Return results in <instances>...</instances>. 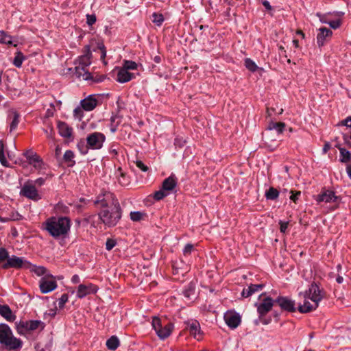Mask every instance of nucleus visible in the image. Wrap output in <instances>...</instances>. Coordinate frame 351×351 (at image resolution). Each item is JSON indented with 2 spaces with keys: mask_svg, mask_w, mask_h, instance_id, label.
Instances as JSON below:
<instances>
[{
  "mask_svg": "<svg viewBox=\"0 0 351 351\" xmlns=\"http://www.w3.org/2000/svg\"><path fill=\"white\" fill-rule=\"evenodd\" d=\"M43 229L55 239L69 238L71 221L66 216H51L43 223Z\"/></svg>",
  "mask_w": 351,
  "mask_h": 351,
  "instance_id": "nucleus-1",
  "label": "nucleus"
},
{
  "mask_svg": "<svg viewBox=\"0 0 351 351\" xmlns=\"http://www.w3.org/2000/svg\"><path fill=\"white\" fill-rule=\"evenodd\" d=\"M122 209L119 201H115L109 207L102 209L99 213V218L107 227H114L122 217Z\"/></svg>",
  "mask_w": 351,
  "mask_h": 351,
  "instance_id": "nucleus-2",
  "label": "nucleus"
},
{
  "mask_svg": "<svg viewBox=\"0 0 351 351\" xmlns=\"http://www.w3.org/2000/svg\"><path fill=\"white\" fill-rule=\"evenodd\" d=\"M0 343L5 345L10 350L21 348L22 341L14 337L10 326L6 324H0Z\"/></svg>",
  "mask_w": 351,
  "mask_h": 351,
  "instance_id": "nucleus-3",
  "label": "nucleus"
},
{
  "mask_svg": "<svg viewBox=\"0 0 351 351\" xmlns=\"http://www.w3.org/2000/svg\"><path fill=\"white\" fill-rule=\"evenodd\" d=\"M152 326L158 338L162 340L169 337L174 328L173 323L156 316L152 317Z\"/></svg>",
  "mask_w": 351,
  "mask_h": 351,
  "instance_id": "nucleus-4",
  "label": "nucleus"
},
{
  "mask_svg": "<svg viewBox=\"0 0 351 351\" xmlns=\"http://www.w3.org/2000/svg\"><path fill=\"white\" fill-rule=\"evenodd\" d=\"M1 268L3 269H8L10 268L15 269H31L32 263L24 257H19L15 255H12L10 258L8 259V261L4 262L1 265Z\"/></svg>",
  "mask_w": 351,
  "mask_h": 351,
  "instance_id": "nucleus-5",
  "label": "nucleus"
},
{
  "mask_svg": "<svg viewBox=\"0 0 351 351\" xmlns=\"http://www.w3.org/2000/svg\"><path fill=\"white\" fill-rule=\"evenodd\" d=\"M45 326V323L40 320H20L19 322H16V329L20 335H24L27 332L35 330L40 326L41 330H43Z\"/></svg>",
  "mask_w": 351,
  "mask_h": 351,
  "instance_id": "nucleus-6",
  "label": "nucleus"
},
{
  "mask_svg": "<svg viewBox=\"0 0 351 351\" xmlns=\"http://www.w3.org/2000/svg\"><path fill=\"white\" fill-rule=\"evenodd\" d=\"M323 290L321 289L317 282H313L309 285L303 295L305 299H310L315 303V307H318V303L323 299Z\"/></svg>",
  "mask_w": 351,
  "mask_h": 351,
  "instance_id": "nucleus-7",
  "label": "nucleus"
},
{
  "mask_svg": "<svg viewBox=\"0 0 351 351\" xmlns=\"http://www.w3.org/2000/svg\"><path fill=\"white\" fill-rule=\"evenodd\" d=\"M314 199L319 204L325 203H337L341 200L339 196L336 195L335 192L328 188L323 187L319 194L314 197Z\"/></svg>",
  "mask_w": 351,
  "mask_h": 351,
  "instance_id": "nucleus-8",
  "label": "nucleus"
},
{
  "mask_svg": "<svg viewBox=\"0 0 351 351\" xmlns=\"http://www.w3.org/2000/svg\"><path fill=\"white\" fill-rule=\"evenodd\" d=\"M276 304V300L270 296L264 297L261 302H256L254 306L258 314V318L265 317L269 312L272 310L273 306Z\"/></svg>",
  "mask_w": 351,
  "mask_h": 351,
  "instance_id": "nucleus-9",
  "label": "nucleus"
},
{
  "mask_svg": "<svg viewBox=\"0 0 351 351\" xmlns=\"http://www.w3.org/2000/svg\"><path fill=\"white\" fill-rule=\"evenodd\" d=\"M115 201L119 200L112 193L107 191H102L101 193L96 197V199L94 200V204L95 206H99L104 209L109 207L113 204V203H115Z\"/></svg>",
  "mask_w": 351,
  "mask_h": 351,
  "instance_id": "nucleus-10",
  "label": "nucleus"
},
{
  "mask_svg": "<svg viewBox=\"0 0 351 351\" xmlns=\"http://www.w3.org/2000/svg\"><path fill=\"white\" fill-rule=\"evenodd\" d=\"M91 56L90 47L89 45H86L84 47V54L79 57L80 66L75 67V74L78 77L81 76L82 71H84V69L90 64Z\"/></svg>",
  "mask_w": 351,
  "mask_h": 351,
  "instance_id": "nucleus-11",
  "label": "nucleus"
},
{
  "mask_svg": "<svg viewBox=\"0 0 351 351\" xmlns=\"http://www.w3.org/2000/svg\"><path fill=\"white\" fill-rule=\"evenodd\" d=\"M106 141V136L99 132H95L88 134L86 137L88 146L90 149H100Z\"/></svg>",
  "mask_w": 351,
  "mask_h": 351,
  "instance_id": "nucleus-12",
  "label": "nucleus"
},
{
  "mask_svg": "<svg viewBox=\"0 0 351 351\" xmlns=\"http://www.w3.org/2000/svg\"><path fill=\"white\" fill-rule=\"evenodd\" d=\"M276 304L278 305L281 311L294 313L296 311L295 302L287 296H278L276 299Z\"/></svg>",
  "mask_w": 351,
  "mask_h": 351,
  "instance_id": "nucleus-13",
  "label": "nucleus"
},
{
  "mask_svg": "<svg viewBox=\"0 0 351 351\" xmlns=\"http://www.w3.org/2000/svg\"><path fill=\"white\" fill-rule=\"evenodd\" d=\"M99 288L93 283L80 284L77 290V298L82 299L90 294H95L97 292Z\"/></svg>",
  "mask_w": 351,
  "mask_h": 351,
  "instance_id": "nucleus-14",
  "label": "nucleus"
},
{
  "mask_svg": "<svg viewBox=\"0 0 351 351\" xmlns=\"http://www.w3.org/2000/svg\"><path fill=\"white\" fill-rule=\"evenodd\" d=\"M21 193L24 197L34 201H38L41 199V195L38 193L36 186L28 183L23 185Z\"/></svg>",
  "mask_w": 351,
  "mask_h": 351,
  "instance_id": "nucleus-15",
  "label": "nucleus"
},
{
  "mask_svg": "<svg viewBox=\"0 0 351 351\" xmlns=\"http://www.w3.org/2000/svg\"><path fill=\"white\" fill-rule=\"evenodd\" d=\"M224 320L230 328L235 329L240 325L241 317L240 315L235 311H228L224 315Z\"/></svg>",
  "mask_w": 351,
  "mask_h": 351,
  "instance_id": "nucleus-16",
  "label": "nucleus"
},
{
  "mask_svg": "<svg viewBox=\"0 0 351 351\" xmlns=\"http://www.w3.org/2000/svg\"><path fill=\"white\" fill-rule=\"evenodd\" d=\"M57 282L54 280H49L46 277H43L40 280V289L43 293H47L55 290L57 288Z\"/></svg>",
  "mask_w": 351,
  "mask_h": 351,
  "instance_id": "nucleus-17",
  "label": "nucleus"
},
{
  "mask_svg": "<svg viewBox=\"0 0 351 351\" xmlns=\"http://www.w3.org/2000/svg\"><path fill=\"white\" fill-rule=\"evenodd\" d=\"M118 70L116 80L119 83H126L135 78V75L123 67H116Z\"/></svg>",
  "mask_w": 351,
  "mask_h": 351,
  "instance_id": "nucleus-18",
  "label": "nucleus"
},
{
  "mask_svg": "<svg viewBox=\"0 0 351 351\" xmlns=\"http://www.w3.org/2000/svg\"><path fill=\"white\" fill-rule=\"evenodd\" d=\"M97 104L98 100L94 95H88L80 101V105L82 109L86 111H91L94 110Z\"/></svg>",
  "mask_w": 351,
  "mask_h": 351,
  "instance_id": "nucleus-19",
  "label": "nucleus"
},
{
  "mask_svg": "<svg viewBox=\"0 0 351 351\" xmlns=\"http://www.w3.org/2000/svg\"><path fill=\"white\" fill-rule=\"evenodd\" d=\"M57 128L59 134L65 138H73V128L69 126L66 122L58 121Z\"/></svg>",
  "mask_w": 351,
  "mask_h": 351,
  "instance_id": "nucleus-20",
  "label": "nucleus"
},
{
  "mask_svg": "<svg viewBox=\"0 0 351 351\" xmlns=\"http://www.w3.org/2000/svg\"><path fill=\"white\" fill-rule=\"evenodd\" d=\"M319 32L317 35V43L319 47L324 46L327 38L331 37L332 32L330 29L322 27L319 29Z\"/></svg>",
  "mask_w": 351,
  "mask_h": 351,
  "instance_id": "nucleus-21",
  "label": "nucleus"
},
{
  "mask_svg": "<svg viewBox=\"0 0 351 351\" xmlns=\"http://www.w3.org/2000/svg\"><path fill=\"white\" fill-rule=\"evenodd\" d=\"M186 324V329L188 330L190 334L195 338L197 335L200 334L201 328L199 322L196 319L189 320L184 323Z\"/></svg>",
  "mask_w": 351,
  "mask_h": 351,
  "instance_id": "nucleus-22",
  "label": "nucleus"
},
{
  "mask_svg": "<svg viewBox=\"0 0 351 351\" xmlns=\"http://www.w3.org/2000/svg\"><path fill=\"white\" fill-rule=\"evenodd\" d=\"M123 116L120 114V110L118 109L116 113L112 112L110 119V129L112 133H115L117 130L118 126L121 124Z\"/></svg>",
  "mask_w": 351,
  "mask_h": 351,
  "instance_id": "nucleus-23",
  "label": "nucleus"
},
{
  "mask_svg": "<svg viewBox=\"0 0 351 351\" xmlns=\"http://www.w3.org/2000/svg\"><path fill=\"white\" fill-rule=\"evenodd\" d=\"M0 315L10 322H14L16 317L8 304H0Z\"/></svg>",
  "mask_w": 351,
  "mask_h": 351,
  "instance_id": "nucleus-24",
  "label": "nucleus"
},
{
  "mask_svg": "<svg viewBox=\"0 0 351 351\" xmlns=\"http://www.w3.org/2000/svg\"><path fill=\"white\" fill-rule=\"evenodd\" d=\"M177 185V178L174 175H171L165 179L162 184V188L167 192L173 191Z\"/></svg>",
  "mask_w": 351,
  "mask_h": 351,
  "instance_id": "nucleus-25",
  "label": "nucleus"
},
{
  "mask_svg": "<svg viewBox=\"0 0 351 351\" xmlns=\"http://www.w3.org/2000/svg\"><path fill=\"white\" fill-rule=\"evenodd\" d=\"M8 118L11 119V122L10 123V132H12L15 130L18 126L20 114L16 110H13L9 114Z\"/></svg>",
  "mask_w": 351,
  "mask_h": 351,
  "instance_id": "nucleus-26",
  "label": "nucleus"
},
{
  "mask_svg": "<svg viewBox=\"0 0 351 351\" xmlns=\"http://www.w3.org/2000/svg\"><path fill=\"white\" fill-rule=\"evenodd\" d=\"M74 158V152L71 150H66L63 156V161L66 164L67 167H73L75 165Z\"/></svg>",
  "mask_w": 351,
  "mask_h": 351,
  "instance_id": "nucleus-27",
  "label": "nucleus"
},
{
  "mask_svg": "<svg viewBox=\"0 0 351 351\" xmlns=\"http://www.w3.org/2000/svg\"><path fill=\"white\" fill-rule=\"evenodd\" d=\"M24 156L26 157L30 165H33L36 167V163L41 162V159L38 155L34 153L32 150H27L24 153Z\"/></svg>",
  "mask_w": 351,
  "mask_h": 351,
  "instance_id": "nucleus-28",
  "label": "nucleus"
},
{
  "mask_svg": "<svg viewBox=\"0 0 351 351\" xmlns=\"http://www.w3.org/2000/svg\"><path fill=\"white\" fill-rule=\"evenodd\" d=\"M195 284L193 282H190L186 286H184L182 293L184 296L190 300L191 296L195 294Z\"/></svg>",
  "mask_w": 351,
  "mask_h": 351,
  "instance_id": "nucleus-29",
  "label": "nucleus"
},
{
  "mask_svg": "<svg viewBox=\"0 0 351 351\" xmlns=\"http://www.w3.org/2000/svg\"><path fill=\"white\" fill-rule=\"evenodd\" d=\"M317 307H315V304L313 305L305 299L304 304L302 305H299L298 307V310L301 313H307L311 312L312 311L316 309Z\"/></svg>",
  "mask_w": 351,
  "mask_h": 351,
  "instance_id": "nucleus-30",
  "label": "nucleus"
},
{
  "mask_svg": "<svg viewBox=\"0 0 351 351\" xmlns=\"http://www.w3.org/2000/svg\"><path fill=\"white\" fill-rule=\"evenodd\" d=\"M286 124L284 122H274L270 121L268 124L267 129L269 130H275L278 134H282Z\"/></svg>",
  "mask_w": 351,
  "mask_h": 351,
  "instance_id": "nucleus-31",
  "label": "nucleus"
},
{
  "mask_svg": "<svg viewBox=\"0 0 351 351\" xmlns=\"http://www.w3.org/2000/svg\"><path fill=\"white\" fill-rule=\"evenodd\" d=\"M106 345L109 350H115L120 346V341L117 336L113 335L106 341Z\"/></svg>",
  "mask_w": 351,
  "mask_h": 351,
  "instance_id": "nucleus-32",
  "label": "nucleus"
},
{
  "mask_svg": "<svg viewBox=\"0 0 351 351\" xmlns=\"http://www.w3.org/2000/svg\"><path fill=\"white\" fill-rule=\"evenodd\" d=\"M340 152L339 161L342 163H347L351 160V153L344 147H339Z\"/></svg>",
  "mask_w": 351,
  "mask_h": 351,
  "instance_id": "nucleus-33",
  "label": "nucleus"
},
{
  "mask_svg": "<svg viewBox=\"0 0 351 351\" xmlns=\"http://www.w3.org/2000/svg\"><path fill=\"white\" fill-rule=\"evenodd\" d=\"M279 191L274 187H269L265 191V196L267 200H276L279 197Z\"/></svg>",
  "mask_w": 351,
  "mask_h": 351,
  "instance_id": "nucleus-34",
  "label": "nucleus"
},
{
  "mask_svg": "<svg viewBox=\"0 0 351 351\" xmlns=\"http://www.w3.org/2000/svg\"><path fill=\"white\" fill-rule=\"evenodd\" d=\"M118 178V182L122 186H127L129 183V179L126 176V175L122 171L121 167H119L117 169V173Z\"/></svg>",
  "mask_w": 351,
  "mask_h": 351,
  "instance_id": "nucleus-35",
  "label": "nucleus"
},
{
  "mask_svg": "<svg viewBox=\"0 0 351 351\" xmlns=\"http://www.w3.org/2000/svg\"><path fill=\"white\" fill-rule=\"evenodd\" d=\"M77 147L82 155H86L88 153V150L90 149L89 146H88L87 142L86 143L83 138L80 139V141L77 143Z\"/></svg>",
  "mask_w": 351,
  "mask_h": 351,
  "instance_id": "nucleus-36",
  "label": "nucleus"
},
{
  "mask_svg": "<svg viewBox=\"0 0 351 351\" xmlns=\"http://www.w3.org/2000/svg\"><path fill=\"white\" fill-rule=\"evenodd\" d=\"M25 60V57L24 54L21 51H18L16 53L15 57L14 58L13 64L17 68H21Z\"/></svg>",
  "mask_w": 351,
  "mask_h": 351,
  "instance_id": "nucleus-37",
  "label": "nucleus"
},
{
  "mask_svg": "<svg viewBox=\"0 0 351 351\" xmlns=\"http://www.w3.org/2000/svg\"><path fill=\"white\" fill-rule=\"evenodd\" d=\"M22 219V216L17 212L12 210L10 214L9 217L3 219H1V222L5 223L10 221H18Z\"/></svg>",
  "mask_w": 351,
  "mask_h": 351,
  "instance_id": "nucleus-38",
  "label": "nucleus"
},
{
  "mask_svg": "<svg viewBox=\"0 0 351 351\" xmlns=\"http://www.w3.org/2000/svg\"><path fill=\"white\" fill-rule=\"evenodd\" d=\"M245 66L251 72L254 73L259 67L256 65V64L250 58H245L244 60Z\"/></svg>",
  "mask_w": 351,
  "mask_h": 351,
  "instance_id": "nucleus-39",
  "label": "nucleus"
},
{
  "mask_svg": "<svg viewBox=\"0 0 351 351\" xmlns=\"http://www.w3.org/2000/svg\"><path fill=\"white\" fill-rule=\"evenodd\" d=\"M152 21L157 26H161L165 21L164 16L161 13L154 12L152 15Z\"/></svg>",
  "mask_w": 351,
  "mask_h": 351,
  "instance_id": "nucleus-40",
  "label": "nucleus"
},
{
  "mask_svg": "<svg viewBox=\"0 0 351 351\" xmlns=\"http://www.w3.org/2000/svg\"><path fill=\"white\" fill-rule=\"evenodd\" d=\"M32 271H34L37 276H49L47 274V269L43 266H36L35 265L32 264Z\"/></svg>",
  "mask_w": 351,
  "mask_h": 351,
  "instance_id": "nucleus-41",
  "label": "nucleus"
},
{
  "mask_svg": "<svg viewBox=\"0 0 351 351\" xmlns=\"http://www.w3.org/2000/svg\"><path fill=\"white\" fill-rule=\"evenodd\" d=\"M256 293L253 284H250L247 288H244L241 292L243 298H249Z\"/></svg>",
  "mask_w": 351,
  "mask_h": 351,
  "instance_id": "nucleus-42",
  "label": "nucleus"
},
{
  "mask_svg": "<svg viewBox=\"0 0 351 351\" xmlns=\"http://www.w3.org/2000/svg\"><path fill=\"white\" fill-rule=\"evenodd\" d=\"M12 37L10 35H8L5 32L3 31V34H2V36H1V41L0 43L5 44L8 45H14V47L16 46V45L13 44Z\"/></svg>",
  "mask_w": 351,
  "mask_h": 351,
  "instance_id": "nucleus-43",
  "label": "nucleus"
},
{
  "mask_svg": "<svg viewBox=\"0 0 351 351\" xmlns=\"http://www.w3.org/2000/svg\"><path fill=\"white\" fill-rule=\"evenodd\" d=\"M122 67L129 71L130 70H136L138 69V64L132 60H124Z\"/></svg>",
  "mask_w": 351,
  "mask_h": 351,
  "instance_id": "nucleus-44",
  "label": "nucleus"
},
{
  "mask_svg": "<svg viewBox=\"0 0 351 351\" xmlns=\"http://www.w3.org/2000/svg\"><path fill=\"white\" fill-rule=\"evenodd\" d=\"M187 141L186 138H184L182 136H176L174 139V145L176 148L181 149L184 147V146L186 145Z\"/></svg>",
  "mask_w": 351,
  "mask_h": 351,
  "instance_id": "nucleus-45",
  "label": "nucleus"
},
{
  "mask_svg": "<svg viewBox=\"0 0 351 351\" xmlns=\"http://www.w3.org/2000/svg\"><path fill=\"white\" fill-rule=\"evenodd\" d=\"M169 193L167 192L162 187L159 191H157L154 194V198L156 201H159L167 197Z\"/></svg>",
  "mask_w": 351,
  "mask_h": 351,
  "instance_id": "nucleus-46",
  "label": "nucleus"
},
{
  "mask_svg": "<svg viewBox=\"0 0 351 351\" xmlns=\"http://www.w3.org/2000/svg\"><path fill=\"white\" fill-rule=\"evenodd\" d=\"M130 219L133 221H140L145 214L140 211H132L130 214Z\"/></svg>",
  "mask_w": 351,
  "mask_h": 351,
  "instance_id": "nucleus-47",
  "label": "nucleus"
},
{
  "mask_svg": "<svg viewBox=\"0 0 351 351\" xmlns=\"http://www.w3.org/2000/svg\"><path fill=\"white\" fill-rule=\"evenodd\" d=\"M322 23L328 24L330 27L334 29L339 28L341 24V21L340 19L333 20V21H322Z\"/></svg>",
  "mask_w": 351,
  "mask_h": 351,
  "instance_id": "nucleus-48",
  "label": "nucleus"
},
{
  "mask_svg": "<svg viewBox=\"0 0 351 351\" xmlns=\"http://www.w3.org/2000/svg\"><path fill=\"white\" fill-rule=\"evenodd\" d=\"M10 256H9V252L5 247H0V263L3 261H8Z\"/></svg>",
  "mask_w": 351,
  "mask_h": 351,
  "instance_id": "nucleus-49",
  "label": "nucleus"
},
{
  "mask_svg": "<svg viewBox=\"0 0 351 351\" xmlns=\"http://www.w3.org/2000/svg\"><path fill=\"white\" fill-rule=\"evenodd\" d=\"M82 106H77L73 110V116L75 119L81 120L84 116V112Z\"/></svg>",
  "mask_w": 351,
  "mask_h": 351,
  "instance_id": "nucleus-50",
  "label": "nucleus"
},
{
  "mask_svg": "<svg viewBox=\"0 0 351 351\" xmlns=\"http://www.w3.org/2000/svg\"><path fill=\"white\" fill-rule=\"evenodd\" d=\"M97 49L101 51V59L104 60L106 56V49L103 42H98Z\"/></svg>",
  "mask_w": 351,
  "mask_h": 351,
  "instance_id": "nucleus-51",
  "label": "nucleus"
},
{
  "mask_svg": "<svg viewBox=\"0 0 351 351\" xmlns=\"http://www.w3.org/2000/svg\"><path fill=\"white\" fill-rule=\"evenodd\" d=\"M69 295L67 293H64L62 295L60 298L58 300V306L60 308H63L64 307L65 304L68 302Z\"/></svg>",
  "mask_w": 351,
  "mask_h": 351,
  "instance_id": "nucleus-52",
  "label": "nucleus"
},
{
  "mask_svg": "<svg viewBox=\"0 0 351 351\" xmlns=\"http://www.w3.org/2000/svg\"><path fill=\"white\" fill-rule=\"evenodd\" d=\"M117 245L115 239L108 238L106 242V249L110 251Z\"/></svg>",
  "mask_w": 351,
  "mask_h": 351,
  "instance_id": "nucleus-53",
  "label": "nucleus"
},
{
  "mask_svg": "<svg viewBox=\"0 0 351 351\" xmlns=\"http://www.w3.org/2000/svg\"><path fill=\"white\" fill-rule=\"evenodd\" d=\"M97 21V17L95 14H86V23L88 26L93 25Z\"/></svg>",
  "mask_w": 351,
  "mask_h": 351,
  "instance_id": "nucleus-54",
  "label": "nucleus"
},
{
  "mask_svg": "<svg viewBox=\"0 0 351 351\" xmlns=\"http://www.w3.org/2000/svg\"><path fill=\"white\" fill-rule=\"evenodd\" d=\"M193 248H194V246H193V244H191V243H187V244L184 246V249H183V254H184V256H188V255L191 254V252L193 251Z\"/></svg>",
  "mask_w": 351,
  "mask_h": 351,
  "instance_id": "nucleus-55",
  "label": "nucleus"
},
{
  "mask_svg": "<svg viewBox=\"0 0 351 351\" xmlns=\"http://www.w3.org/2000/svg\"><path fill=\"white\" fill-rule=\"evenodd\" d=\"M278 223L280 225V232L285 233L288 228L289 222V221H283L282 220H280Z\"/></svg>",
  "mask_w": 351,
  "mask_h": 351,
  "instance_id": "nucleus-56",
  "label": "nucleus"
},
{
  "mask_svg": "<svg viewBox=\"0 0 351 351\" xmlns=\"http://www.w3.org/2000/svg\"><path fill=\"white\" fill-rule=\"evenodd\" d=\"M136 165L143 172H146L149 170V167L145 165L141 160H136Z\"/></svg>",
  "mask_w": 351,
  "mask_h": 351,
  "instance_id": "nucleus-57",
  "label": "nucleus"
},
{
  "mask_svg": "<svg viewBox=\"0 0 351 351\" xmlns=\"http://www.w3.org/2000/svg\"><path fill=\"white\" fill-rule=\"evenodd\" d=\"M84 80H91L93 82L94 76L88 71H82V75Z\"/></svg>",
  "mask_w": 351,
  "mask_h": 351,
  "instance_id": "nucleus-58",
  "label": "nucleus"
},
{
  "mask_svg": "<svg viewBox=\"0 0 351 351\" xmlns=\"http://www.w3.org/2000/svg\"><path fill=\"white\" fill-rule=\"evenodd\" d=\"M291 195L290 196V199L292 200L293 202L296 203L297 200L299 198V196L301 195L300 191H296L293 192V191H291Z\"/></svg>",
  "mask_w": 351,
  "mask_h": 351,
  "instance_id": "nucleus-59",
  "label": "nucleus"
},
{
  "mask_svg": "<svg viewBox=\"0 0 351 351\" xmlns=\"http://www.w3.org/2000/svg\"><path fill=\"white\" fill-rule=\"evenodd\" d=\"M343 139L344 141V143L349 147L351 148V135L349 136L346 134H343Z\"/></svg>",
  "mask_w": 351,
  "mask_h": 351,
  "instance_id": "nucleus-60",
  "label": "nucleus"
},
{
  "mask_svg": "<svg viewBox=\"0 0 351 351\" xmlns=\"http://www.w3.org/2000/svg\"><path fill=\"white\" fill-rule=\"evenodd\" d=\"M0 162L1 164L5 167H9V163L6 160L5 153L4 154H0Z\"/></svg>",
  "mask_w": 351,
  "mask_h": 351,
  "instance_id": "nucleus-61",
  "label": "nucleus"
},
{
  "mask_svg": "<svg viewBox=\"0 0 351 351\" xmlns=\"http://www.w3.org/2000/svg\"><path fill=\"white\" fill-rule=\"evenodd\" d=\"M280 312L274 310L272 312V316L274 318L276 322H278L280 319Z\"/></svg>",
  "mask_w": 351,
  "mask_h": 351,
  "instance_id": "nucleus-62",
  "label": "nucleus"
},
{
  "mask_svg": "<svg viewBox=\"0 0 351 351\" xmlns=\"http://www.w3.org/2000/svg\"><path fill=\"white\" fill-rule=\"evenodd\" d=\"M261 322L264 325H268L271 322V317L265 318V317H262L261 318H258Z\"/></svg>",
  "mask_w": 351,
  "mask_h": 351,
  "instance_id": "nucleus-63",
  "label": "nucleus"
},
{
  "mask_svg": "<svg viewBox=\"0 0 351 351\" xmlns=\"http://www.w3.org/2000/svg\"><path fill=\"white\" fill-rule=\"evenodd\" d=\"M55 109H47L45 112V117L50 118L54 115Z\"/></svg>",
  "mask_w": 351,
  "mask_h": 351,
  "instance_id": "nucleus-64",
  "label": "nucleus"
}]
</instances>
